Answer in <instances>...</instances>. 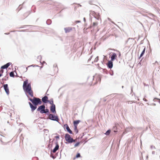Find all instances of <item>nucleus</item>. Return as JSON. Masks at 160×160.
<instances>
[{"instance_id":"393cba45","label":"nucleus","mask_w":160,"mask_h":160,"mask_svg":"<svg viewBox=\"0 0 160 160\" xmlns=\"http://www.w3.org/2000/svg\"><path fill=\"white\" fill-rule=\"evenodd\" d=\"M98 23L97 22H94L93 23V25L94 26H96L98 25Z\"/></svg>"},{"instance_id":"cd10ccee","label":"nucleus","mask_w":160,"mask_h":160,"mask_svg":"<svg viewBox=\"0 0 160 160\" xmlns=\"http://www.w3.org/2000/svg\"><path fill=\"white\" fill-rule=\"evenodd\" d=\"M55 138L57 139V140L59 139V136L58 135V136H55Z\"/></svg>"},{"instance_id":"aec40b11","label":"nucleus","mask_w":160,"mask_h":160,"mask_svg":"<svg viewBox=\"0 0 160 160\" xmlns=\"http://www.w3.org/2000/svg\"><path fill=\"white\" fill-rule=\"evenodd\" d=\"M10 76L11 77H14V72H12L10 73Z\"/></svg>"},{"instance_id":"c756f323","label":"nucleus","mask_w":160,"mask_h":160,"mask_svg":"<svg viewBox=\"0 0 160 160\" xmlns=\"http://www.w3.org/2000/svg\"><path fill=\"white\" fill-rule=\"evenodd\" d=\"M3 70H1L0 71V74H2V73H3Z\"/></svg>"},{"instance_id":"dca6fc26","label":"nucleus","mask_w":160,"mask_h":160,"mask_svg":"<svg viewBox=\"0 0 160 160\" xmlns=\"http://www.w3.org/2000/svg\"><path fill=\"white\" fill-rule=\"evenodd\" d=\"M80 122L79 120L75 121L73 122V124L74 126H77L78 124Z\"/></svg>"},{"instance_id":"423d86ee","label":"nucleus","mask_w":160,"mask_h":160,"mask_svg":"<svg viewBox=\"0 0 160 160\" xmlns=\"http://www.w3.org/2000/svg\"><path fill=\"white\" fill-rule=\"evenodd\" d=\"M45 106L44 105H42L38 107L37 110L40 111L42 113H46V112H45Z\"/></svg>"},{"instance_id":"ddd939ff","label":"nucleus","mask_w":160,"mask_h":160,"mask_svg":"<svg viewBox=\"0 0 160 160\" xmlns=\"http://www.w3.org/2000/svg\"><path fill=\"white\" fill-rule=\"evenodd\" d=\"M93 16L97 19L99 20L100 19L101 22V19L100 18V15L98 13H94Z\"/></svg>"},{"instance_id":"2f4dec72","label":"nucleus","mask_w":160,"mask_h":160,"mask_svg":"<svg viewBox=\"0 0 160 160\" xmlns=\"http://www.w3.org/2000/svg\"><path fill=\"white\" fill-rule=\"evenodd\" d=\"M45 112H46V113H47V112H49V110L48 109H46L45 110Z\"/></svg>"},{"instance_id":"a211bd4d","label":"nucleus","mask_w":160,"mask_h":160,"mask_svg":"<svg viewBox=\"0 0 160 160\" xmlns=\"http://www.w3.org/2000/svg\"><path fill=\"white\" fill-rule=\"evenodd\" d=\"M8 76L7 74L4 78H2V80L4 81H7L8 79Z\"/></svg>"},{"instance_id":"c9c22d12","label":"nucleus","mask_w":160,"mask_h":160,"mask_svg":"<svg viewBox=\"0 0 160 160\" xmlns=\"http://www.w3.org/2000/svg\"><path fill=\"white\" fill-rule=\"evenodd\" d=\"M2 76V74H0V77Z\"/></svg>"},{"instance_id":"bb28decb","label":"nucleus","mask_w":160,"mask_h":160,"mask_svg":"<svg viewBox=\"0 0 160 160\" xmlns=\"http://www.w3.org/2000/svg\"><path fill=\"white\" fill-rule=\"evenodd\" d=\"M77 126H74V129L75 130H76V133H77L78 132V131L77 130Z\"/></svg>"},{"instance_id":"f257e3e1","label":"nucleus","mask_w":160,"mask_h":160,"mask_svg":"<svg viewBox=\"0 0 160 160\" xmlns=\"http://www.w3.org/2000/svg\"><path fill=\"white\" fill-rule=\"evenodd\" d=\"M23 88V90L26 94H28L31 97L33 96V92L32 89L31 84L30 83H28V80L26 79L24 81Z\"/></svg>"},{"instance_id":"6e6552de","label":"nucleus","mask_w":160,"mask_h":160,"mask_svg":"<svg viewBox=\"0 0 160 160\" xmlns=\"http://www.w3.org/2000/svg\"><path fill=\"white\" fill-rule=\"evenodd\" d=\"M56 145L55 147L52 150V152L54 153L59 148V146L58 142H56Z\"/></svg>"},{"instance_id":"1a4fd4ad","label":"nucleus","mask_w":160,"mask_h":160,"mask_svg":"<svg viewBox=\"0 0 160 160\" xmlns=\"http://www.w3.org/2000/svg\"><path fill=\"white\" fill-rule=\"evenodd\" d=\"M29 104L30 105V107L31 108V110L32 112H33L37 108L36 106H33L32 104L30 102H29Z\"/></svg>"},{"instance_id":"6ab92c4d","label":"nucleus","mask_w":160,"mask_h":160,"mask_svg":"<svg viewBox=\"0 0 160 160\" xmlns=\"http://www.w3.org/2000/svg\"><path fill=\"white\" fill-rule=\"evenodd\" d=\"M113 131L115 132H117V128L116 126H115L113 127Z\"/></svg>"},{"instance_id":"7ed1b4c3","label":"nucleus","mask_w":160,"mask_h":160,"mask_svg":"<svg viewBox=\"0 0 160 160\" xmlns=\"http://www.w3.org/2000/svg\"><path fill=\"white\" fill-rule=\"evenodd\" d=\"M65 138L66 141L69 143H71L72 142H75V140H74L67 133L65 135Z\"/></svg>"},{"instance_id":"20e7f679","label":"nucleus","mask_w":160,"mask_h":160,"mask_svg":"<svg viewBox=\"0 0 160 160\" xmlns=\"http://www.w3.org/2000/svg\"><path fill=\"white\" fill-rule=\"evenodd\" d=\"M51 104L52 105L51 106V112L52 113L56 114L55 106L53 104V101H51Z\"/></svg>"},{"instance_id":"4468645a","label":"nucleus","mask_w":160,"mask_h":160,"mask_svg":"<svg viewBox=\"0 0 160 160\" xmlns=\"http://www.w3.org/2000/svg\"><path fill=\"white\" fill-rule=\"evenodd\" d=\"M107 65L108 67L110 68H112L113 66L112 62L111 61H109Z\"/></svg>"},{"instance_id":"b1692460","label":"nucleus","mask_w":160,"mask_h":160,"mask_svg":"<svg viewBox=\"0 0 160 160\" xmlns=\"http://www.w3.org/2000/svg\"><path fill=\"white\" fill-rule=\"evenodd\" d=\"M79 144H80L79 142H78L77 143L74 145V147H77L79 145Z\"/></svg>"},{"instance_id":"2eb2a0df","label":"nucleus","mask_w":160,"mask_h":160,"mask_svg":"<svg viewBox=\"0 0 160 160\" xmlns=\"http://www.w3.org/2000/svg\"><path fill=\"white\" fill-rule=\"evenodd\" d=\"M117 56L115 53H113L111 57V60L113 61L117 57Z\"/></svg>"},{"instance_id":"4c0bfd02","label":"nucleus","mask_w":160,"mask_h":160,"mask_svg":"<svg viewBox=\"0 0 160 160\" xmlns=\"http://www.w3.org/2000/svg\"><path fill=\"white\" fill-rule=\"evenodd\" d=\"M48 118L49 119H50V115H49L48 116Z\"/></svg>"},{"instance_id":"f3484780","label":"nucleus","mask_w":160,"mask_h":160,"mask_svg":"<svg viewBox=\"0 0 160 160\" xmlns=\"http://www.w3.org/2000/svg\"><path fill=\"white\" fill-rule=\"evenodd\" d=\"M143 51H142V52L140 55V57H139V58H141V57H142L143 55H144V53H145V47H143Z\"/></svg>"},{"instance_id":"39448f33","label":"nucleus","mask_w":160,"mask_h":160,"mask_svg":"<svg viewBox=\"0 0 160 160\" xmlns=\"http://www.w3.org/2000/svg\"><path fill=\"white\" fill-rule=\"evenodd\" d=\"M51 114V120L58 122L59 119L57 114Z\"/></svg>"},{"instance_id":"72a5a7b5","label":"nucleus","mask_w":160,"mask_h":160,"mask_svg":"<svg viewBox=\"0 0 160 160\" xmlns=\"http://www.w3.org/2000/svg\"><path fill=\"white\" fill-rule=\"evenodd\" d=\"M143 100L145 101H147V99L146 98H144L143 99Z\"/></svg>"},{"instance_id":"9b49d317","label":"nucleus","mask_w":160,"mask_h":160,"mask_svg":"<svg viewBox=\"0 0 160 160\" xmlns=\"http://www.w3.org/2000/svg\"><path fill=\"white\" fill-rule=\"evenodd\" d=\"M64 126L66 127V129L68 132L69 133L72 134V131L70 130L69 127L67 124H65Z\"/></svg>"},{"instance_id":"7c9ffc66","label":"nucleus","mask_w":160,"mask_h":160,"mask_svg":"<svg viewBox=\"0 0 160 160\" xmlns=\"http://www.w3.org/2000/svg\"><path fill=\"white\" fill-rule=\"evenodd\" d=\"M49 20H48L47 21V24H49Z\"/></svg>"},{"instance_id":"9d476101","label":"nucleus","mask_w":160,"mask_h":160,"mask_svg":"<svg viewBox=\"0 0 160 160\" xmlns=\"http://www.w3.org/2000/svg\"><path fill=\"white\" fill-rule=\"evenodd\" d=\"M72 30V28L71 27H68L64 28V30L66 33L70 32Z\"/></svg>"},{"instance_id":"c85d7f7f","label":"nucleus","mask_w":160,"mask_h":160,"mask_svg":"<svg viewBox=\"0 0 160 160\" xmlns=\"http://www.w3.org/2000/svg\"><path fill=\"white\" fill-rule=\"evenodd\" d=\"M10 63H8L6 65L7 67L8 68L10 65Z\"/></svg>"},{"instance_id":"a878e982","label":"nucleus","mask_w":160,"mask_h":160,"mask_svg":"<svg viewBox=\"0 0 160 160\" xmlns=\"http://www.w3.org/2000/svg\"><path fill=\"white\" fill-rule=\"evenodd\" d=\"M80 157V153H78L77 154V155H76V158H79V157Z\"/></svg>"},{"instance_id":"f704fd0d","label":"nucleus","mask_w":160,"mask_h":160,"mask_svg":"<svg viewBox=\"0 0 160 160\" xmlns=\"http://www.w3.org/2000/svg\"><path fill=\"white\" fill-rule=\"evenodd\" d=\"M2 139V138H1V139ZM1 142H3L2 141V140H1Z\"/></svg>"},{"instance_id":"0eeeda50","label":"nucleus","mask_w":160,"mask_h":160,"mask_svg":"<svg viewBox=\"0 0 160 160\" xmlns=\"http://www.w3.org/2000/svg\"><path fill=\"white\" fill-rule=\"evenodd\" d=\"M4 89L5 90L6 93L7 94H9V88L8 87V85L7 84H4L3 85Z\"/></svg>"},{"instance_id":"e433bc0d","label":"nucleus","mask_w":160,"mask_h":160,"mask_svg":"<svg viewBox=\"0 0 160 160\" xmlns=\"http://www.w3.org/2000/svg\"><path fill=\"white\" fill-rule=\"evenodd\" d=\"M46 63L45 62H43V65L44 64Z\"/></svg>"},{"instance_id":"ea45409f","label":"nucleus","mask_w":160,"mask_h":160,"mask_svg":"<svg viewBox=\"0 0 160 160\" xmlns=\"http://www.w3.org/2000/svg\"><path fill=\"white\" fill-rule=\"evenodd\" d=\"M91 60V59H88V60Z\"/></svg>"},{"instance_id":"f03ea898","label":"nucleus","mask_w":160,"mask_h":160,"mask_svg":"<svg viewBox=\"0 0 160 160\" xmlns=\"http://www.w3.org/2000/svg\"><path fill=\"white\" fill-rule=\"evenodd\" d=\"M29 100L32 102L34 106H37L38 104H41L42 102L40 99L34 98L33 99L29 98Z\"/></svg>"},{"instance_id":"4be33fe9","label":"nucleus","mask_w":160,"mask_h":160,"mask_svg":"<svg viewBox=\"0 0 160 160\" xmlns=\"http://www.w3.org/2000/svg\"><path fill=\"white\" fill-rule=\"evenodd\" d=\"M99 60V57L98 56L95 59L94 62H97Z\"/></svg>"},{"instance_id":"473e14b6","label":"nucleus","mask_w":160,"mask_h":160,"mask_svg":"<svg viewBox=\"0 0 160 160\" xmlns=\"http://www.w3.org/2000/svg\"><path fill=\"white\" fill-rule=\"evenodd\" d=\"M44 132H48V130H46V129H44Z\"/></svg>"},{"instance_id":"5701e85b","label":"nucleus","mask_w":160,"mask_h":160,"mask_svg":"<svg viewBox=\"0 0 160 160\" xmlns=\"http://www.w3.org/2000/svg\"><path fill=\"white\" fill-rule=\"evenodd\" d=\"M8 68V67H7L6 64L2 66L1 67V68H2V69H5V68Z\"/></svg>"},{"instance_id":"412c9836","label":"nucleus","mask_w":160,"mask_h":160,"mask_svg":"<svg viewBox=\"0 0 160 160\" xmlns=\"http://www.w3.org/2000/svg\"><path fill=\"white\" fill-rule=\"evenodd\" d=\"M110 132L111 130H108L106 132L105 134L107 135H108L110 134Z\"/></svg>"},{"instance_id":"f8f14e48","label":"nucleus","mask_w":160,"mask_h":160,"mask_svg":"<svg viewBox=\"0 0 160 160\" xmlns=\"http://www.w3.org/2000/svg\"><path fill=\"white\" fill-rule=\"evenodd\" d=\"M48 97L47 96H45L42 98V101L43 102L46 103L48 101Z\"/></svg>"},{"instance_id":"58836bf2","label":"nucleus","mask_w":160,"mask_h":160,"mask_svg":"<svg viewBox=\"0 0 160 160\" xmlns=\"http://www.w3.org/2000/svg\"><path fill=\"white\" fill-rule=\"evenodd\" d=\"M2 138H5V137L3 136L2 137Z\"/></svg>"}]
</instances>
